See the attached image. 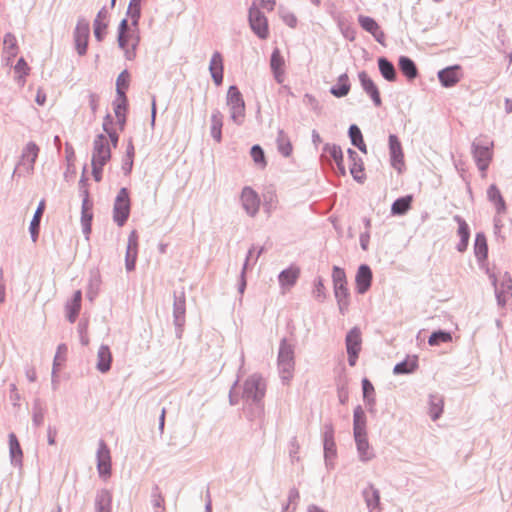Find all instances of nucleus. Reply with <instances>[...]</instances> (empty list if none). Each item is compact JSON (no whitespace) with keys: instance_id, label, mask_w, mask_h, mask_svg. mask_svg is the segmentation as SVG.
I'll list each match as a JSON object with an SVG mask.
<instances>
[{"instance_id":"f257e3e1","label":"nucleus","mask_w":512,"mask_h":512,"mask_svg":"<svg viewBox=\"0 0 512 512\" xmlns=\"http://www.w3.org/2000/svg\"><path fill=\"white\" fill-rule=\"evenodd\" d=\"M140 40L139 26H133L126 18L122 19L117 30V43L126 60L132 61L136 58Z\"/></svg>"},{"instance_id":"f03ea898","label":"nucleus","mask_w":512,"mask_h":512,"mask_svg":"<svg viewBox=\"0 0 512 512\" xmlns=\"http://www.w3.org/2000/svg\"><path fill=\"white\" fill-rule=\"evenodd\" d=\"M294 366V346L283 338L280 341L277 358V367L283 382H288L293 377Z\"/></svg>"},{"instance_id":"7ed1b4c3","label":"nucleus","mask_w":512,"mask_h":512,"mask_svg":"<svg viewBox=\"0 0 512 512\" xmlns=\"http://www.w3.org/2000/svg\"><path fill=\"white\" fill-rule=\"evenodd\" d=\"M332 281L334 288V295L338 304L339 311L342 315L349 306V290L347 287V278L344 269L334 266L332 271Z\"/></svg>"},{"instance_id":"20e7f679","label":"nucleus","mask_w":512,"mask_h":512,"mask_svg":"<svg viewBox=\"0 0 512 512\" xmlns=\"http://www.w3.org/2000/svg\"><path fill=\"white\" fill-rule=\"evenodd\" d=\"M266 382L260 374H252L249 376L243 385L242 398L246 402L253 404H260L265 396Z\"/></svg>"},{"instance_id":"39448f33","label":"nucleus","mask_w":512,"mask_h":512,"mask_svg":"<svg viewBox=\"0 0 512 512\" xmlns=\"http://www.w3.org/2000/svg\"><path fill=\"white\" fill-rule=\"evenodd\" d=\"M226 103L230 110L231 120L235 124L241 125L245 117V102L237 86L232 85L229 87Z\"/></svg>"},{"instance_id":"423d86ee","label":"nucleus","mask_w":512,"mask_h":512,"mask_svg":"<svg viewBox=\"0 0 512 512\" xmlns=\"http://www.w3.org/2000/svg\"><path fill=\"white\" fill-rule=\"evenodd\" d=\"M492 141L475 140L472 143V154L478 169L485 173L492 160Z\"/></svg>"},{"instance_id":"0eeeda50","label":"nucleus","mask_w":512,"mask_h":512,"mask_svg":"<svg viewBox=\"0 0 512 512\" xmlns=\"http://www.w3.org/2000/svg\"><path fill=\"white\" fill-rule=\"evenodd\" d=\"M130 215V197L127 188L119 190L113 207V219L118 226H123Z\"/></svg>"},{"instance_id":"6e6552de","label":"nucleus","mask_w":512,"mask_h":512,"mask_svg":"<svg viewBox=\"0 0 512 512\" xmlns=\"http://www.w3.org/2000/svg\"><path fill=\"white\" fill-rule=\"evenodd\" d=\"M248 20L251 30L260 38L267 39L269 36L268 20L264 13L254 4L249 8Z\"/></svg>"},{"instance_id":"1a4fd4ad","label":"nucleus","mask_w":512,"mask_h":512,"mask_svg":"<svg viewBox=\"0 0 512 512\" xmlns=\"http://www.w3.org/2000/svg\"><path fill=\"white\" fill-rule=\"evenodd\" d=\"M90 36V25L89 22L83 18H78L76 27L73 32V39L75 49L79 56H83L87 52L88 40Z\"/></svg>"},{"instance_id":"9d476101","label":"nucleus","mask_w":512,"mask_h":512,"mask_svg":"<svg viewBox=\"0 0 512 512\" xmlns=\"http://www.w3.org/2000/svg\"><path fill=\"white\" fill-rule=\"evenodd\" d=\"M111 158V149L107 137L104 134H98L93 141V151L91 162L98 165H105Z\"/></svg>"},{"instance_id":"9b49d317","label":"nucleus","mask_w":512,"mask_h":512,"mask_svg":"<svg viewBox=\"0 0 512 512\" xmlns=\"http://www.w3.org/2000/svg\"><path fill=\"white\" fill-rule=\"evenodd\" d=\"M492 284L495 288V296L497 304L500 307L506 305L507 300L512 296V278L508 272H505L500 279V284H497V279L491 276Z\"/></svg>"},{"instance_id":"f8f14e48","label":"nucleus","mask_w":512,"mask_h":512,"mask_svg":"<svg viewBox=\"0 0 512 512\" xmlns=\"http://www.w3.org/2000/svg\"><path fill=\"white\" fill-rule=\"evenodd\" d=\"M185 312H186V304H185V294L183 291L180 293H174V303H173V318L174 325L176 327V335L178 338L181 337L182 328L185 324Z\"/></svg>"},{"instance_id":"ddd939ff","label":"nucleus","mask_w":512,"mask_h":512,"mask_svg":"<svg viewBox=\"0 0 512 512\" xmlns=\"http://www.w3.org/2000/svg\"><path fill=\"white\" fill-rule=\"evenodd\" d=\"M240 200L243 209L249 216L254 217L258 213L260 199L258 194L251 187L246 186L242 189Z\"/></svg>"},{"instance_id":"4468645a","label":"nucleus","mask_w":512,"mask_h":512,"mask_svg":"<svg viewBox=\"0 0 512 512\" xmlns=\"http://www.w3.org/2000/svg\"><path fill=\"white\" fill-rule=\"evenodd\" d=\"M97 469L100 476H110L111 474V455L110 449L104 440L98 443V450L96 454Z\"/></svg>"},{"instance_id":"2eb2a0df","label":"nucleus","mask_w":512,"mask_h":512,"mask_svg":"<svg viewBox=\"0 0 512 512\" xmlns=\"http://www.w3.org/2000/svg\"><path fill=\"white\" fill-rule=\"evenodd\" d=\"M39 151L40 149L35 142H28L22 150L21 159L18 165L25 167L28 173L33 172Z\"/></svg>"},{"instance_id":"dca6fc26","label":"nucleus","mask_w":512,"mask_h":512,"mask_svg":"<svg viewBox=\"0 0 512 512\" xmlns=\"http://www.w3.org/2000/svg\"><path fill=\"white\" fill-rule=\"evenodd\" d=\"M372 270L367 264H361L358 267L355 276L356 290L359 294H365L371 287Z\"/></svg>"},{"instance_id":"f3484780","label":"nucleus","mask_w":512,"mask_h":512,"mask_svg":"<svg viewBox=\"0 0 512 512\" xmlns=\"http://www.w3.org/2000/svg\"><path fill=\"white\" fill-rule=\"evenodd\" d=\"M138 254V234L133 230L128 237L127 250L125 255V267L127 271H133L136 265Z\"/></svg>"},{"instance_id":"a211bd4d","label":"nucleus","mask_w":512,"mask_h":512,"mask_svg":"<svg viewBox=\"0 0 512 512\" xmlns=\"http://www.w3.org/2000/svg\"><path fill=\"white\" fill-rule=\"evenodd\" d=\"M388 144L391 165L393 168L400 170V165H403L404 163V154L401 142L396 135L390 134Z\"/></svg>"},{"instance_id":"6ab92c4d","label":"nucleus","mask_w":512,"mask_h":512,"mask_svg":"<svg viewBox=\"0 0 512 512\" xmlns=\"http://www.w3.org/2000/svg\"><path fill=\"white\" fill-rule=\"evenodd\" d=\"M358 77L363 90L371 97L374 105L376 107L381 106L382 101L380 93L374 81L368 76V74L365 71H361L358 74Z\"/></svg>"},{"instance_id":"aec40b11","label":"nucleus","mask_w":512,"mask_h":512,"mask_svg":"<svg viewBox=\"0 0 512 512\" xmlns=\"http://www.w3.org/2000/svg\"><path fill=\"white\" fill-rule=\"evenodd\" d=\"M358 22L360 26L370 33L378 43L384 44L385 34L372 17L360 15L358 17Z\"/></svg>"},{"instance_id":"412c9836","label":"nucleus","mask_w":512,"mask_h":512,"mask_svg":"<svg viewBox=\"0 0 512 512\" xmlns=\"http://www.w3.org/2000/svg\"><path fill=\"white\" fill-rule=\"evenodd\" d=\"M108 11L106 7H102L93 21L94 36L98 42H102L106 35L108 27Z\"/></svg>"},{"instance_id":"4be33fe9","label":"nucleus","mask_w":512,"mask_h":512,"mask_svg":"<svg viewBox=\"0 0 512 512\" xmlns=\"http://www.w3.org/2000/svg\"><path fill=\"white\" fill-rule=\"evenodd\" d=\"M460 69L459 65H453L440 70L438 72V79L442 86L453 87L456 85L460 80Z\"/></svg>"},{"instance_id":"5701e85b","label":"nucleus","mask_w":512,"mask_h":512,"mask_svg":"<svg viewBox=\"0 0 512 512\" xmlns=\"http://www.w3.org/2000/svg\"><path fill=\"white\" fill-rule=\"evenodd\" d=\"M88 189L84 190V198L82 201V211H81V225L82 231L86 235L88 239L89 234L91 233V223L93 219V214L91 212V204L88 200Z\"/></svg>"},{"instance_id":"b1692460","label":"nucleus","mask_w":512,"mask_h":512,"mask_svg":"<svg viewBox=\"0 0 512 512\" xmlns=\"http://www.w3.org/2000/svg\"><path fill=\"white\" fill-rule=\"evenodd\" d=\"M223 70L224 66L222 55L220 52L216 51L211 57L209 71L214 83L217 86L221 85L223 82Z\"/></svg>"},{"instance_id":"393cba45","label":"nucleus","mask_w":512,"mask_h":512,"mask_svg":"<svg viewBox=\"0 0 512 512\" xmlns=\"http://www.w3.org/2000/svg\"><path fill=\"white\" fill-rule=\"evenodd\" d=\"M454 221L458 224V235L460 236V241L457 244L456 248L459 252H465L468 247L469 238H470V229L466 221L459 215H455L453 217Z\"/></svg>"},{"instance_id":"a878e982","label":"nucleus","mask_w":512,"mask_h":512,"mask_svg":"<svg viewBox=\"0 0 512 512\" xmlns=\"http://www.w3.org/2000/svg\"><path fill=\"white\" fill-rule=\"evenodd\" d=\"M300 275L299 268L290 266L278 275V281L282 289L288 290L295 285Z\"/></svg>"},{"instance_id":"bb28decb","label":"nucleus","mask_w":512,"mask_h":512,"mask_svg":"<svg viewBox=\"0 0 512 512\" xmlns=\"http://www.w3.org/2000/svg\"><path fill=\"white\" fill-rule=\"evenodd\" d=\"M347 153L350 161V173L352 177L354 178V180L362 182L364 179V167L361 157H359L357 152L351 148L348 149Z\"/></svg>"},{"instance_id":"cd10ccee","label":"nucleus","mask_w":512,"mask_h":512,"mask_svg":"<svg viewBox=\"0 0 512 512\" xmlns=\"http://www.w3.org/2000/svg\"><path fill=\"white\" fill-rule=\"evenodd\" d=\"M9 456L10 462L14 467H22L23 451L14 433L9 434Z\"/></svg>"},{"instance_id":"c85d7f7f","label":"nucleus","mask_w":512,"mask_h":512,"mask_svg":"<svg viewBox=\"0 0 512 512\" xmlns=\"http://www.w3.org/2000/svg\"><path fill=\"white\" fill-rule=\"evenodd\" d=\"M112 359L109 346L101 345L97 352L96 369L101 373H107L111 369Z\"/></svg>"},{"instance_id":"c756f323","label":"nucleus","mask_w":512,"mask_h":512,"mask_svg":"<svg viewBox=\"0 0 512 512\" xmlns=\"http://www.w3.org/2000/svg\"><path fill=\"white\" fill-rule=\"evenodd\" d=\"M285 64L284 58L281 55V52L278 48H275L272 51L270 58V67L273 72L274 78L278 83L283 82L284 70L283 66Z\"/></svg>"},{"instance_id":"7c9ffc66","label":"nucleus","mask_w":512,"mask_h":512,"mask_svg":"<svg viewBox=\"0 0 512 512\" xmlns=\"http://www.w3.org/2000/svg\"><path fill=\"white\" fill-rule=\"evenodd\" d=\"M354 439L359 454V459L362 462L370 461L374 458V453L370 449V445L367 439V434L354 435Z\"/></svg>"},{"instance_id":"2f4dec72","label":"nucleus","mask_w":512,"mask_h":512,"mask_svg":"<svg viewBox=\"0 0 512 512\" xmlns=\"http://www.w3.org/2000/svg\"><path fill=\"white\" fill-rule=\"evenodd\" d=\"M487 198L494 205L498 214H503L506 212V203L499 188L495 184H491L488 187Z\"/></svg>"},{"instance_id":"473e14b6","label":"nucleus","mask_w":512,"mask_h":512,"mask_svg":"<svg viewBox=\"0 0 512 512\" xmlns=\"http://www.w3.org/2000/svg\"><path fill=\"white\" fill-rule=\"evenodd\" d=\"M324 153H327L331 159L334 160V162L337 165V168L340 172V174L345 175V166H344V159H343V152L341 150V147L335 144H325L323 148Z\"/></svg>"},{"instance_id":"72a5a7b5","label":"nucleus","mask_w":512,"mask_h":512,"mask_svg":"<svg viewBox=\"0 0 512 512\" xmlns=\"http://www.w3.org/2000/svg\"><path fill=\"white\" fill-rule=\"evenodd\" d=\"M363 497L365 499L369 512L379 511L380 506V492L372 484H370L363 491Z\"/></svg>"},{"instance_id":"f704fd0d","label":"nucleus","mask_w":512,"mask_h":512,"mask_svg":"<svg viewBox=\"0 0 512 512\" xmlns=\"http://www.w3.org/2000/svg\"><path fill=\"white\" fill-rule=\"evenodd\" d=\"M210 121H211V126H210L211 137L217 143H220L222 141L223 114L218 109H215L211 114Z\"/></svg>"},{"instance_id":"c9c22d12","label":"nucleus","mask_w":512,"mask_h":512,"mask_svg":"<svg viewBox=\"0 0 512 512\" xmlns=\"http://www.w3.org/2000/svg\"><path fill=\"white\" fill-rule=\"evenodd\" d=\"M398 66L402 74L408 80H414L418 76V69L415 62L408 56H400Z\"/></svg>"},{"instance_id":"e433bc0d","label":"nucleus","mask_w":512,"mask_h":512,"mask_svg":"<svg viewBox=\"0 0 512 512\" xmlns=\"http://www.w3.org/2000/svg\"><path fill=\"white\" fill-rule=\"evenodd\" d=\"M112 495L109 490H98L95 497L96 512H111Z\"/></svg>"},{"instance_id":"4c0bfd02","label":"nucleus","mask_w":512,"mask_h":512,"mask_svg":"<svg viewBox=\"0 0 512 512\" xmlns=\"http://www.w3.org/2000/svg\"><path fill=\"white\" fill-rule=\"evenodd\" d=\"M378 68L382 75V77L389 81L394 82L397 79V72L393 65V63L388 60L386 57L378 58Z\"/></svg>"},{"instance_id":"58836bf2","label":"nucleus","mask_w":512,"mask_h":512,"mask_svg":"<svg viewBox=\"0 0 512 512\" xmlns=\"http://www.w3.org/2000/svg\"><path fill=\"white\" fill-rule=\"evenodd\" d=\"M353 434H367L366 415L363 408L358 405L353 411Z\"/></svg>"},{"instance_id":"ea45409f","label":"nucleus","mask_w":512,"mask_h":512,"mask_svg":"<svg viewBox=\"0 0 512 512\" xmlns=\"http://www.w3.org/2000/svg\"><path fill=\"white\" fill-rule=\"evenodd\" d=\"M347 352L361 350V331L358 327H353L346 335L345 338Z\"/></svg>"},{"instance_id":"a19ab883","label":"nucleus","mask_w":512,"mask_h":512,"mask_svg":"<svg viewBox=\"0 0 512 512\" xmlns=\"http://www.w3.org/2000/svg\"><path fill=\"white\" fill-rule=\"evenodd\" d=\"M276 144H277L278 152L282 156L289 157L292 154V151H293L292 143H291L290 138L287 135V133L282 129L278 130Z\"/></svg>"},{"instance_id":"79ce46f5","label":"nucleus","mask_w":512,"mask_h":512,"mask_svg":"<svg viewBox=\"0 0 512 512\" xmlns=\"http://www.w3.org/2000/svg\"><path fill=\"white\" fill-rule=\"evenodd\" d=\"M350 87L349 77L343 73L338 77L337 84L331 87L330 93L337 98H342L349 93Z\"/></svg>"},{"instance_id":"37998d69","label":"nucleus","mask_w":512,"mask_h":512,"mask_svg":"<svg viewBox=\"0 0 512 512\" xmlns=\"http://www.w3.org/2000/svg\"><path fill=\"white\" fill-rule=\"evenodd\" d=\"M44 209H45L44 201H41L34 213V216L31 220V222H30L29 231H30L31 239L33 242H36L38 239L39 230H40V221H41V217L43 215Z\"/></svg>"},{"instance_id":"c03bdc74","label":"nucleus","mask_w":512,"mask_h":512,"mask_svg":"<svg viewBox=\"0 0 512 512\" xmlns=\"http://www.w3.org/2000/svg\"><path fill=\"white\" fill-rule=\"evenodd\" d=\"M418 368V360L416 356L408 357L407 359L397 363L394 366L393 373L396 375L410 374Z\"/></svg>"},{"instance_id":"a18cd8bd","label":"nucleus","mask_w":512,"mask_h":512,"mask_svg":"<svg viewBox=\"0 0 512 512\" xmlns=\"http://www.w3.org/2000/svg\"><path fill=\"white\" fill-rule=\"evenodd\" d=\"M413 197L406 195L396 199L391 206L392 215H404L411 208Z\"/></svg>"},{"instance_id":"49530a36","label":"nucleus","mask_w":512,"mask_h":512,"mask_svg":"<svg viewBox=\"0 0 512 512\" xmlns=\"http://www.w3.org/2000/svg\"><path fill=\"white\" fill-rule=\"evenodd\" d=\"M475 256L479 261L485 260L488 255V245L484 233L479 232L476 234L474 243Z\"/></svg>"},{"instance_id":"de8ad7c7","label":"nucleus","mask_w":512,"mask_h":512,"mask_svg":"<svg viewBox=\"0 0 512 512\" xmlns=\"http://www.w3.org/2000/svg\"><path fill=\"white\" fill-rule=\"evenodd\" d=\"M348 135L353 146L357 147L361 152L367 153V147L363 140L360 128L356 124L349 127Z\"/></svg>"},{"instance_id":"09e8293b","label":"nucleus","mask_w":512,"mask_h":512,"mask_svg":"<svg viewBox=\"0 0 512 512\" xmlns=\"http://www.w3.org/2000/svg\"><path fill=\"white\" fill-rule=\"evenodd\" d=\"M443 398L440 395H430L429 397V414L433 421L440 418L443 412Z\"/></svg>"},{"instance_id":"8fccbe9b","label":"nucleus","mask_w":512,"mask_h":512,"mask_svg":"<svg viewBox=\"0 0 512 512\" xmlns=\"http://www.w3.org/2000/svg\"><path fill=\"white\" fill-rule=\"evenodd\" d=\"M362 391H363L364 402L368 406L369 410L373 411V408L376 403V400L374 397V386L367 378H364L362 380Z\"/></svg>"},{"instance_id":"3c124183","label":"nucleus","mask_w":512,"mask_h":512,"mask_svg":"<svg viewBox=\"0 0 512 512\" xmlns=\"http://www.w3.org/2000/svg\"><path fill=\"white\" fill-rule=\"evenodd\" d=\"M46 409L40 399H35L32 407V423L35 427H40L44 422Z\"/></svg>"},{"instance_id":"603ef678","label":"nucleus","mask_w":512,"mask_h":512,"mask_svg":"<svg viewBox=\"0 0 512 512\" xmlns=\"http://www.w3.org/2000/svg\"><path fill=\"white\" fill-rule=\"evenodd\" d=\"M141 1L142 0H130L127 8V16L130 17L133 26H139V20L141 17Z\"/></svg>"},{"instance_id":"864d4df0","label":"nucleus","mask_w":512,"mask_h":512,"mask_svg":"<svg viewBox=\"0 0 512 512\" xmlns=\"http://www.w3.org/2000/svg\"><path fill=\"white\" fill-rule=\"evenodd\" d=\"M130 74L127 70H123L117 77L116 80V92L117 96H126L125 91L129 87Z\"/></svg>"},{"instance_id":"5fc2aeb1","label":"nucleus","mask_w":512,"mask_h":512,"mask_svg":"<svg viewBox=\"0 0 512 512\" xmlns=\"http://www.w3.org/2000/svg\"><path fill=\"white\" fill-rule=\"evenodd\" d=\"M451 340H452V336L449 332L444 331V330H438V331H434L430 335V337L428 339V343L431 346H437L441 343L450 342Z\"/></svg>"},{"instance_id":"6e6d98bb","label":"nucleus","mask_w":512,"mask_h":512,"mask_svg":"<svg viewBox=\"0 0 512 512\" xmlns=\"http://www.w3.org/2000/svg\"><path fill=\"white\" fill-rule=\"evenodd\" d=\"M250 154L256 165L260 166L261 168H264L267 165L264 150L260 145H253Z\"/></svg>"},{"instance_id":"4d7b16f0","label":"nucleus","mask_w":512,"mask_h":512,"mask_svg":"<svg viewBox=\"0 0 512 512\" xmlns=\"http://www.w3.org/2000/svg\"><path fill=\"white\" fill-rule=\"evenodd\" d=\"M4 48L7 50V53L14 57L17 54V40L14 34L6 33L3 40Z\"/></svg>"},{"instance_id":"13d9d810","label":"nucleus","mask_w":512,"mask_h":512,"mask_svg":"<svg viewBox=\"0 0 512 512\" xmlns=\"http://www.w3.org/2000/svg\"><path fill=\"white\" fill-rule=\"evenodd\" d=\"M323 448L326 466H332V460L336 457L335 441L323 442Z\"/></svg>"},{"instance_id":"bf43d9fd","label":"nucleus","mask_w":512,"mask_h":512,"mask_svg":"<svg viewBox=\"0 0 512 512\" xmlns=\"http://www.w3.org/2000/svg\"><path fill=\"white\" fill-rule=\"evenodd\" d=\"M325 286L323 283V279L321 277H317L314 281V289H313V297L319 301L323 302L326 298Z\"/></svg>"},{"instance_id":"052dcab7","label":"nucleus","mask_w":512,"mask_h":512,"mask_svg":"<svg viewBox=\"0 0 512 512\" xmlns=\"http://www.w3.org/2000/svg\"><path fill=\"white\" fill-rule=\"evenodd\" d=\"M151 503L154 509L162 508L164 510V497L157 485L152 488ZM155 512H158L155 510Z\"/></svg>"},{"instance_id":"680f3d73","label":"nucleus","mask_w":512,"mask_h":512,"mask_svg":"<svg viewBox=\"0 0 512 512\" xmlns=\"http://www.w3.org/2000/svg\"><path fill=\"white\" fill-rule=\"evenodd\" d=\"M114 113L116 117L122 116L126 114L128 108V99L126 96H117L116 100L113 103Z\"/></svg>"},{"instance_id":"e2e57ef3","label":"nucleus","mask_w":512,"mask_h":512,"mask_svg":"<svg viewBox=\"0 0 512 512\" xmlns=\"http://www.w3.org/2000/svg\"><path fill=\"white\" fill-rule=\"evenodd\" d=\"M81 309V304L68 301L66 304L67 319L70 323H74Z\"/></svg>"},{"instance_id":"0e129e2a","label":"nucleus","mask_w":512,"mask_h":512,"mask_svg":"<svg viewBox=\"0 0 512 512\" xmlns=\"http://www.w3.org/2000/svg\"><path fill=\"white\" fill-rule=\"evenodd\" d=\"M67 346L65 344H60L57 347V352L54 357L53 361V369H52V376L54 377L56 374L57 367L60 365V360H64V358H61L62 355H65L67 353Z\"/></svg>"},{"instance_id":"69168bd1","label":"nucleus","mask_w":512,"mask_h":512,"mask_svg":"<svg viewBox=\"0 0 512 512\" xmlns=\"http://www.w3.org/2000/svg\"><path fill=\"white\" fill-rule=\"evenodd\" d=\"M334 441V428L332 423H325L323 426V442Z\"/></svg>"},{"instance_id":"338daca9","label":"nucleus","mask_w":512,"mask_h":512,"mask_svg":"<svg viewBox=\"0 0 512 512\" xmlns=\"http://www.w3.org/2000/svg\"><path fill=\"white\" fill-rule=\"evenodd\" d=\"M78 332L80 334V342L82 345L86 346L89 344V338L87 336V323L80 322L78 324Z\"/></svg>"},{"instance_id":"774afa93","label":"nucleus","mask_w":512,"mask_h":512,"mask_svg":"<svg viewBox=\"0 0 512 512\" xmlns=\"http://www.w3.org/2000/svg\"><path fill=\"white\" fill-rule=\"evenodd\" d=\"M92 165V175L96 182L101 181L102 179V170L104 165H98L96 162H91Z\"/></svg>"}]
</instances>
